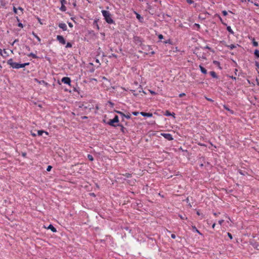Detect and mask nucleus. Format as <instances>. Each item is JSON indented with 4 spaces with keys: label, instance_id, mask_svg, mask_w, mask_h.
<instances>
[{
    "label": "nucleus",
    "instance_id": "f257e3e1",
    "mask_svg": "<svg viewBox=\"0 0 259 259\" xmlns=\"http://www.w3.org/2000/svg\"><path fill=\"white\" fill-rule=\"evenodd\" d=\"M158 186L153 183L150 184L148 181L147 183V200L149 202H153L157 196H159L160 193L158 192Z\"/></svg>",
    "mask_w": 259,
    "mask_h": 259
},
{
    "label": "nucleus",
    "instance_id": "f03ea898",
    "mask_svg": "<svg viewBox=\"0 0 259 259\" xmlns=\"http://www.w3.org/2000/svg\"><path fill=\"white\" fill-rule=\"evenodd\" d=\"M147 136L150 138V140L147 139V142L149 141L154 147H158L159 146L160 144L159 138H160L159 132L150 131L147 133Z\"/></svg>",
    "mask_w": 259,
    "mask_h": 259
},
{
    "label": "nucleus",
    "instance_id": "7ed1b4c3",
    "mask_svg": "<svg viewBox=\"0 0 259 259\" xmlns=\"http://www.w3.org/2000/svg\"><path fill=\"white\" fill-rule=\"evenodd\" d=\"M7 63L11 67H12L14 69H19L21 68H24L26 66L29 65V62L24 63H19L17 62H14L13 59L11 58L7 61Z\"/></svg>",
    "mask_w": 259,
    "mask_h": 259
},
{
    "label": "nucleus",
    "instance_id": "20e7f679",
    "mask_svg": "<svg viewBox=\"0 0 259 259\" xmlns=\"http://www.w3.org/2000/svg\"><path fill=\"white\" fill-rule=\"evenodd\" d=\"M101 13L104 17V19L107 23L109 24H115V22L113 19L112 15L109 11L104 10L101 11Z\"/></svg>",
    "mask_w": 259,
    "mask_h": 259
},
{
    "label": "nucleus",
    "instance_id": "39448f33",
    "mask_svg": "<svg viewBox=\"0 0 259 259\" xmlns=\"http://www.w3.org/2000/svg\"><path fill=\"white\" fill-rule=\"evenodd\" d=\"M119 117L116 115L113 119H110L107 121V124H108L112 127H116L117 126V124L119 123Z\"/></svg>",
    "mask_w": 259,
    "mask_h": 259
},
{
    "label": "nucleus",
    "instance_id": "423d86ee",
    "mask_svg": "<svg viewBox=\"0 0 259 259\" xmlns=\"http://www.w3.org/2000/svg\"><path fill=\"white\" fill-rule=\"evenodd\" d=\"M147 243L148 245L150 247H155L157 248V242L156 239L155 238H152L151 237L148 236L147 235Z\"/></svg>",
    "mask_w": 259,
    "mask_h": 259
},
{
    "label": "nucleus",
    "instance_id": "0eeeda50",
    "mask_svg": "<svg viewBox=\"0 0 259 259\" xmlns=\"http://www.w3.org/2000/svg\"><path fill=\"white\" fill-rule=\"evenodd\" d=\"M134 41L137 45L142 46L143 42L144 41V40L143 38L138 36H135L133 38Z\"/></svg>",
    "mask_w": 259,
    "mask_h": 259
},
{
    "label": "nucleus",
    "instance_id": "6e6552de",
    "mask_svg": "<svg viewBox=\"0 0 259 259\" xmlns=\"http://www.w3.org/2000/svg\"><path fill=\"white\" fill-rule=\"evenodd\" d=\"M159 135L160 136H163L165 139L167 140L168 141H172L174 140L173 137L170 134L161 133H159Z\"/></svg>",
    "mask_w": 259,
    "mask_h": 259
},
{
    "label": "nucleus",
    "instance_id": "1a4fd4ad",
    "mask_svg": "<svg viewBox=\"0 0 259 259\" xmlns=\"http://www.w3.org/2000/svg\"><path fill=\"white\" fill-rule=\"evenodd\" d=\"M61 81L64 84H68L70 87H72V84H71V80L69 77H63L61 79Z\"/></svg>",
    "mask_w": 259,
    "mask_h": 259
},
{
    "label": "nucleus",
    "instance_id": "9d476101",
    "mask_svg": "<svg viewBox=\"0 0 259 259\" xmlns=\"http://www.w3.org/2000/svg\"><path fill=\"white\" fill-rule=\"evenodd\" d=\"M249 242L254 248L259 250V243L257 242L254 240H250Z\"/></svg>",
    "mask_w": 259,
    "mask_h": 259
},
{
    "label": "nucleus",
    "instance_id": "9b49d317",
    "mask_svg": "<svg viewBox=\"0 0 259 259\" xmlns=\"http://www.w3.org/2000/svg\"><path fill=\"white\" fill-rule=\"evenodd\" d=\"M114 111L115 113H117V114H119L121 116H122V117H125L127 119H130L131 118V116L130 113L128 114L125 115L123 112L120 111L114 110Z\"/></svg>",
    "mask_w": 259,
    "mask_h": 259
},
{
    "label": "nucleus",
    "instance_id": "f8f14e48",
    "mask_svg": "<svg viewBox=\"0 0 259 259\" xmlns=\"http://www.w3.org/2000/svg\"><path fill=\"white\" fill-rule=\"evenodd\" d=\"M56 39L62 45H65L66 43L65 39L62 35H58Z\"/></svg>",
    "mask_w": 259,
    "mask_h": 259
},
{
    "label": "nucleus",
    "instance_id": "ddd939ff",
    "mask_svg": "<svg viewBox=\"0 0 259 259\" xmlns=\"http://www.w3.org/2000/svg\"><path fill=\"white\" fill-rule=\"evenodd\" d=\"M160 115L156 112L154 111V112H147V118H151L153 117V118H155V116H159Z\"/></svg>",
    "mask_w": 259,
    "mask_h": 259
},
{
    "label": "nucleus",
    "instance_id": "4468645a",
    "mask_svg": "<svg viewBox=\"0 0 259 259\" xmlns=\"http://www.w3.org/2000/svg\"><path fill=\"white\" fill-rule=\"evenodd\" d=\"M34 80L35 82L39 84H44L46 87L49 85V84L44 80H39L38 79L35 78L34 79Z\"/></svg>",
    "mask_w": 259,
    "mask_h": 259
},
{
    "label": "nucleus",
    "instance_id": "2eb2a0df",
    "mask_svg": "<svg viewBox=\"0 0 259 259\" xmlns=\"http://www.w3.org/2000/svg\"><path fill=\"white\" fill-rule=\"evenodd\" d=\"M148 49H147V55H149L150 56L154 55L155 54V52L153 50L152 46L148 45Z\"/></svg>",
    "mask_w": 259,
    "mask_h": 259
},
{
    "label": "nucleus",
    "instance_id": "dca6fc26",
    "mask_svg": "<svg viewBox=\"0 0 259 259\" xmlns=\"http://www.w3.org/2000/svg\"><path fill=\"white\" fill-rule=\"evenodd\" d=\"M45 228L48 230H50L53 233L57 232V231L56 228L54 227L52 224H50L47 227L45 226Z\"/></svg>",
    "mask_w": 259,
    "mask_h": 259
},
{
    "label": "nucleus",
    "instance_id": "f3484780",
    "mask_svg": "<svg viewBox=\"0 0 259 259\" xmlns=\"http://www.w3.org/2000/svg\"><path fill=\"white\" fill-rule=\"evenodd\" d=\"M80 108H83L84 109H89L90 110H91L92 109L94 108V106L93 105H91L90 104L88 105H85L84 104H82L81 106H79Z\"/></svg>",
    "mask_w": 259,
    "mask_h": 259
},
{
    "label": "nucleus",
    "instance_id": "a211bd4d",
    "mask_svg": "<svg viewBox=\"0 0 259 259\" xmlns=\"http://www.w3.org/2000/svg\"><path fill=\"white\" fill-rule=\"evenodd\" d=\"M99 21V19L96 18V19H94L93 23V27L94 28L96 27L98 30H99L100 29L99 26V25L98 24V22Z\"/></svg>",
    "mask_w": 259,
    "mask_h": 259
},
{
    "label": "nucleus",
    "instance_id": "6ab92c4d",
    "mask_svg": "<svg viewBox=\"0 0 259 259\" xmlns=\"http://www.w3.org/2000/svg\"><path fill=\"white\" fill-rule=\"evenodd\" d=\"M223 108L226 110L227 111H229L230 114H231V115H233L235 114V112L234 110L231 109L229 106L227 105H223Z\"/></svg>",
    "mask_w": 259,
    "mask_h": 259
},
{
    "label": "nucleus",
    "instance_id": "aec40b11",
    "mask_svg": "<svg viewBox=\"0 0 259 259\" xmlns=\"http://www.w3.org/2000/svg\"><path fill=\"white\" fill-rule=\"evenodd\" d=\"M58 26L60 28L62 29L63 31H66L67 30V25L64 23H60L58 24Z\"/></svg>",
    "mask_w": 259,
    "mask_h": 259
},
{
    "label": "nucleus",
    "instance_id": "412c9836",
    "mask_svg": "<svg viewBox=\"0 0 259 259\" xmlns=\"http://www.w3.org/2000/svg\"><path fill=\"white\" fill-rule=\"evenodd\" d=\"M163 115L166 116H172L175 118V113L174 112L171 113L169 110H166Z\"/></svg>",
    "mask_w": 259,
    "mask_h": 259
},
{
    "label": "nucleus",
    "instance_id": "4be33fe9",
    "mask_svg": "<svg viewBox=\"0 0 259 259\" xmlns=\"http://www.w3.org/2000/svg\"><path fill=\"white\" fill-rule=\"evenodd\" d=\"M192 230L193 232H196L201 236L203 235V234L197 229L195 226H192Z\"/></svg>",
    "mask_w": 259,
    "mask_h": 259
},
{
    "label": "nucleus",
    "instance_id": "5701e85b",
    "mask_svg": "<svg viewBox=\"0 0 259 259\" xmlns=\"http://www.w3.org/2000/svg\"><path fill=\"white\" fill-rule=\"evenodd\" d=\"M135 14L136 15V18L139 20L140 22H143L144 21L143 17L141 16L140 14L136 12H135Z\"/></svg>",
    "mask_w": 259,
    "mask_h": 259
},
{
    "label": "nucleus",
    "instance_id": "b1692460",
    "mask_svg": "<svg viewBox=\"0 0 259 259\" xmlns=\"http://www.w3.org/2000/svg\"><path fill=\"white\" fill-rule=\"evenodd\" d=\"M209 74L213 78H215V79H219V76L213 71H210L209 72Z\"/></svg>",
    "mask_w": 259,
    "mask_h": 259
},
{
    "label": "nucleus",
    "instance_id": "393cba45",
    "mask_svg": "<svg viewBox=\"0 0 259 259\" xmlns=\"http://www.w3.org/2000/svg\"><path fill=\"white\" fill-rule=\"evenodd\" d=\"M117 126L120 127V131L123 134L125 133L126 128L123 126V125L120 123L117 124Z\"/></svg>",
    "mask_w": 259,
    "mask_h": 259
},
{
    "label": "nucleus",
    "instance_id": "a878e982",
    "mask_svg": "<svg viewBox=\"0 0 259 259\" xmlns=\"http://www.w3.org/2000/svg\"><path fill=\"white\" fill-rule=\"evenodd\" d=\"M199 67L202 73L204 74H206L207 73V70L204 67H203L201 65H200Z\"/></svg>",
    "mask_w": 259,
    "mask_h": 259
},
{
    "label": "nucleus",
    "instance_id": "bb28decb",
    "mask_svg": "<svg viewBox=\"0 0 259 259\" xmlns=\"http://www.w3.org/2000/svg\"><path fill=\"white\" fill-rule=\"evenodd\" d=\"M27 56L29 57H32L34 59L39 58V57L37 56H36L35 54H34L33 53H30L27 54Z\"/></svg>",
    "mask_w": 259,
    "mask_h": 259
},
{
    "label": "nucleus",
    "instance_id": "cd10ccee",
    "mask_svg": "<svg viewBox=\"0 0 259 259\" xmlns=\"http://www.w3.org/2000/svg\"><path fill=\"white\" fill-rule=\"evenodd\" d=\"M254 56L255 59H259V50L255 49L254 51Z\"/></svg>",
    "mask_w": 259,
    "mask_h": 259
},
{
    "label": "nucleus",
    "instance_id": "c85d7f7f",
    "mask_svg": "<svg viewBox=\"0 0 259 259\" xmlns=\"http://www.w3.org/2000/svg\"><path fill=\"white\" fill-rule=\"evenodd\" d=\"M77 84H76L75 87L72 85L71 87L72 88L73 92H77L78 94H79V88H78V87L77 88Z\"/></svg>",
    "mask_w": 259,
    "mask_h": 259
},
{
    "label": "nucleus",
    "instance_id": "c756f323",
    "mask_svg": "<svg viewBox=\"0 0 259 259\" xmlns=\"http://www.w3.org/2000/svg\"><path fill=\"white\" fill-rule=\"evenodd\" d=\"M147 124L148 125H153L156 124L155 120V119H151L149 121H147Z\"/></svg>",
    "mask_w": 259,
    "mask_h": 259
},
{
    "label": "nucleus",
    "instance_id": "7c9ffc66",
    "mask_svg": "<svg viewBox=\"0 0 259 259\" xmlns=\"http://www.w3.org/2000/svg\"><path fill=\"white\" fill-rule=\"evenodd\" d=\"M16 19L17 21L19 22L17 25L18 26L20 27L21 28H23L24 25L22 23H21L20 22V19H19V17L18 16H16Z\"/></svg>",
    "mask_w": 259,
    "mask_h": 259
},
{
    "label": "nucleus",
    "instance_id": "2f4dec72",
    "mask_svg": "<svg viewBox=\"0 0 259 259\" xmlns=\"http://www.w3.org/2000/svg\"><path fill=\"white\" fill-rule=\"evenodd\" d=\"M187 3L189 5L194 4V6H193L194 8H196L197 7V4L196 3H194V1L193 0H186Z\"/></svg>",
    "mask_w": 259,
    "mask_h": 259
},
{
    "label": "nucleus",
    "instance_id": "473e14b6",
    "mask_svg": "<svg viewBox=\"0 0 259 259\" xmlns=\"http://www.w3.org/2000/svg\"><path fill=\"white\" fill-rule=\"evenodd\" d=\"M87 32H88V35H90L92 36H95V33L94 31L93 30H88Z\"/></svg>",
    "mask_w": 259,
    "mask_h": 259
},
{
    "label": "nucleus",
    "instance_id": "72a5a7b5",
    "mask_svg": "<svg viewBox=\"0 0 259 259\" xmlns=\"http://www.w3.org/2000/svg\"><path fill=\"white\" fill-rule=\"evenodd\" d=\"M215 16L217 17H218V18L219 19V20H220V21L222 22V23L224 25H226L227 26V24L226 23H224L223 21V19L222 18V17L220 16V15L219 14H216L215 15Z\"/></svg>",
    "mask_w": 259,
    "mask_h": 259
},
{
    "label": "nucleus",
    "instance_id": "f704fd0d",
    "mask_svg": "<svg viewBox=\"0 0 259 259\" xmlns=\"http://www.w3.org/2000/svg\"><path fill=\"white\" fill-rule=\"evenodd\" d=\"M252 43L253 47H257L258 46V44L257 41H255V38L254 37L252 38Z\"/></svg>",
    "mask_w": 259,
    "mask_h": 259
},
{
    "label": "nucleus",
    "instance_id": "c9c22d12",
    "mask_svg": "<svg viewBox=\"0 0 259 259\" xmlns=\"http://www.w3.org/2000/svg\"><path fill=\"white\" fill-rule=\"evenodd\" d=\"M227 30L231 34H234V31L232 29L231 26H227L226 28Z\"/></svg>",
    "mask_w": 259,
    "mask_h": 259
},
{
    "label": "nucleus",
    "instance_id": "e433bc0d",
    "mask_svg": "<svg viewBox=\"0 0 259 259\" xmlns=\"http://www.w3.org/2000/svg\"><path fill=\"white\" fill-rule=\"evenodd\" d=\"M32 34L37 39L38 41L40 42L41 41L40 37L34 31L32 32Z\"/></svg>",
    "mask_w": 259,
    "mask_h": 259
},
{
    "label": "nucleus",
    "instance_id": "4c0bfd02",
    "mask_svg": "<svg viewBox=\"0 0 259 259\" xmlns=\"http://www.w3.org/2000/svg\"><path fill=\"white\" fill-rule=\"evenodd\" d=\"M213 64H214V65H216L218 66V67L220 69H222V67H221L220 66V62L218 61H215V60H214L213 61Z\"/></svg>",
    "mask_w": 259,
    "mask_h": 259
},
{
    "label": "nucleus",
    "instance_id": "58836bf2",
    "mask_svg": "<svg viewBox=\"0 0 259 259\" xmlns=\"http://www.w3.org/2000/svg\"><path fill=\"white\" fill-rule=\"evenodd\" d=\"M162 42L164 44H169L170 45H172V41L170 39L164 40V41H162Z\"/></svg>",
    "mask_w": 259,
    "mask_h": 259
},
{
    "label": "nucleus",
    "instance_id": "ea45409f",
    "mask_svg": "<svg viewBox=\"0 0 259 259\" xmlns=\"http://www.w3.org/2000/svg\"><path fill=\"white\" fill-rule=\"evenodd\" d=\"M227 47L230 49V50H232L235 48H236V46L234 44H231V45L227 46Z\"/></svg>",
    "mask_w": 259,
    "mask_h": 259
},
{
    "label": "nucleus",
    "instance_id": "a19ab883",
    "mask_svg": "<svg viewBox=\"0 0 259 259\" xmlns=\"http://www.w3.org/2000/svg\"><path fill=\"white\" fill-rule=\"evenodd\" d=\"M158 41H161L162 42L163 41H162V39L164 38V36L161 34H159L158 35Z\"/></svg>",
    "mask_w": 259,
    "mask_h": 259
},
{
    "label": "nucleus",
    "instance_id": "79ce46f5",
    "mask_svg": "<svg viewBox=\"0 0 259 259\" xmlns=\"http://www.w3.org/2000/svg\"><path fill=\"white\" fill-rule=\"evenodd\" d=\"M60 10L62 12H65L66 10V7L65 5H61V7L60 8Z\"/></svg>",
    "mask_w": 259,
    "mask_h": 259
},
{
    "label": "nucleus",
    "instance_id": "37998d69",
    "mask_svg": "<svg viewBox=\"0 0 259 259\" xmlns=\"http://www.w3.org/2000/svg\"><path fill=\"white\" fill-rule=\"evenodd\" d=\"M87 157L88 159L91 161H93L94 160L93 156L91 154H88Z\"/></svg>",
    "mask_w": 259,
    "mask_h": 259
},
{
    "label": "nucleus",
    "instance_id": "c03bdc74",
    "mask_svg": "<svg viewBox=\"0 0 259 259\" xmlns=\"http://www.w3.org/2000/svg\"><path fill=\"white\" fill-rule=\"evenodd\" d=\"M44 132H45L44 130H38L37 135L39 136H41L42 135V134H44Z\"/></svg>",
    "mask_w": 259,
    "mask_h": 259
},
{
    "label": "nucleus",
    "instance_id": "a18cd8bd",
    "mask_svg": "<svg viewBox=\"0 0 259 259\" xmlns=\"http://www.w3.org/2000/svg\"><path fill=\"white\" fill-rule=\"evenodd\" d=\"M72 44L70 42H67L66 43V45L65 46V47L66 48H72Z\"/></svg>",
    "mask_w": 259,
    "mask_h": 259
},
{
    "label": "nucleus",
    "instance_id": "49530a36",
    "mask_svg": "<svg viewBox=\"0 0 259 259\" xmlns=\"http://www.w3.org/2000/svg\"><path fill=\"white\" fill-rule=\"evenodd\" d=\"M204 49H207L208 50H209L210 51H211V52L212 53H214V51L213 50V49H212V48H211L210 47H209L208 46H205L204 48Z\"/></svg>",
    "mask_w": 259,
    "mask_h": 259
},
{
    "label": "nucleus",
    "instance_id": "de8ad7c7",
    "mask_svg": "<svg viewBox=\"0 0 259 259\" xmlns=\"http://www.w3.org/2000/svg\"><path fill=\"white\" fill-rule=\"evenodd\" d=\"M254 63L256 66V70L258 71L259 70V62L257 61H255Z\"/></svg>",
    "mask_w": 259,
    "mask_h": 259
},
{
    "label": "nucleus",
    "instance_id": "09e8293b",
    "mask_svg": "<svg viewBox=\"0 0 259 259\" xmlns=\"http://www.w3.org/2000/svg\"><path fill=\"white\" fill-rule=\"evenodd\" d=\"M13 11L15 14H19L18 12V8H16L15 6L13 8Z\"/></svg>",
    "mask_w": 259,
    "mask_h": 259
},
{
    "label": "nucleus",
    "instance_id": "8fccbe9b",
    "mask_svg": "<svg viewBox=\"0 0 259 259\" xmlns=\"http://www.w3.org/2000/svg\"><path fill=\"white\" fill-rule=\"evenodd\" d=\"M18 10L20 11V13H21V14H19V15H21L23 14L24 9L23 8H22L21 7H18Z\"/></svg>",
    "mask_w": 259,
    "mask_h": 259
},
{
    "label": "nucleus",
    "instance_id": "3c124183",
    "mask_svg": "<svg viewBox=\"0 0 259 259\" xmlns=\"http://www.w3.org/2000/svg\"><path fill=\"white\" fill-rule=\"evenodd\" d=\"M123 176H125V177L128 178L132 177V174L130 173L126 172L124 174H122Z\"/></svg>",
    "mask_w": 259,
    "mask_h": 259
},
{
    "label": "nucleus",
    "instance_id": "603ef678",
    "mask_svg": "<svg viewBox=\"0 0 259 259\" xmlns=\"http://www.w3.org/2000/svg\"><path fill=\"white\" fill-rule=\"evenodd\" d=\"M194 27H196L197 30H199L200 29V26L198 23H195L194 24Z\"/></svg>",
    "mask_w": 259,
    "mask_h": 259
},
{
    "label": "nucleus",
    "instance_id": "864d4df0",
    "mask_svg": "<svg viewBox=\"0 0 259 259\" xmlns=\"http://www.w3.org/2000/svg\"><path fill=\"white\" fill-rule=\"evenodd\" d=\"M123 229H124L126 231H128L130 233H131L132 230L130 229L129 227L125 226L123 227Z\"/></svg>",
    "mask_w": 259,
    "mask_h": 259
},
{
    "label": "nucleus",
    "instance_id": "5fc2aeb1",
    "mask_svg": "<svg viewBox=\"0 0 259 259\" xmlns=\"http://www.w3.org/2000/svg\"><path fill=\"white\" fill-rule=\"evenodd\" d=\"M101 52H102L101 49L99 47L97 51V56H99Z\"/></svg>",
    "mask_w": 259,
    "mask_h": 259
},
{
    "label": "nucleus",
    "instance_id": "6e6d98bb",
    "mask_svg": "<svg viewBox=\"0 0 259 259\" xmlns=\"http://www.w3.org/2000/svg\"><path fill=\"white\" fill-rule=\"evenodd\" d=\"M108 57H109V58H112V57H114V58H116H116H117V55H116V54H112L111 55L109 56H108Z\"/></svg>",
    "mask_w": 259,
    "mask_h": 259
},
{
    "label": "nucleus",
    "instance_id": "4d7b16f0",
    "mask_svg": "<svg viewBox=\"0 0 259 259\" xmlns=\"http://www.w3.org/2000/svg\"><path fill=\"white\" fill-rule=\"evenodd\" d=\"M53 167L51 165H48L47 168V171H50L52 169Z\"/></svg>",
    "mask_w": 259,
    "mask_h": 259
},
{
    "label": "nucleus",
    "instance_id": "13d9d810",
    "mask_svg": "<svg viewBox=\"0 0 259 259\" xmlns=\"http://www.w3.org/2000/svg\"><path fill=\"white\" fill-rule=\"evenodd\" d=\"M222 13L224 16H226L228 15V12L226 10L222 11Z\"/></svg>",
    "mask_w": 259,
    "mask_h": 259
},
{
    "label": "nucleus",
    "instance_id": "bf43d9fd",
    "mask_svg": "<svg viewBox=\"0 0 259 259\" xmlns=\"http://www.w3.org/2000/svg\"><path fill=\"white\" fill-rule=\"evenodd\" d=\"M148 91L153 95H155L157 94V93L154 91L148 90Z\"/></svg>",
    "mask_w": 259,
    "mask_h": 259
},
{
    "label": "nucleus",
    "instance_id": "052dcab7",
    "mask_svg": "<svg viewBox=\"0 0 259 259\" xmlns=\"http://www.w3.org/2000/svg\"><path fill=\"white\" fill-rule=\"evenodd\" d=\"M132 114L135 116H137L139 114V112L138 111H133L132 112Z\"/></svg>",
    "mask_w": 259,
    "mask_h": 259
},
{
    "label": "nucleus",
    "instance_id": "680f3d73",
    "mask_svg": "<svg viewBox=\"0 0 259 259\" xmlns=\"http://www.w3.org/2000/svg\"><path fill=\"white\" fill-rule=\"evenodd\" d=\"M238 172L241 175H242V176H245V174L244 172L241 169H238Z\"/></svg>",
    "mask_w": 259,
    "mask_h": 259
},
{
    "label": "nucleus",
    "instance_id": "e2e57ef3",
    "mask_svg": "<svg viewBox=\"0 0 259 259\" xmlns=\"http://www.w3.org/2000/svg\"><path fill=\"white\" fill-rule=\"evenodd\" d=\"M227 235H228V236L229 237V238L231 240H232V239H233V236H232V235L230 233L228 232V233H227Z\"/></svg>",
    "mask_w": 259,
    "mask_h": 259
},
{
    "label": "nucleus",
    "instance_id": "0e129e2a",
    "mask_svg": "<svg viewBox=\"0 0 259 259\" xmlns=\"http://www.w3.org/2000/svg\"><path fill=\"white\" fill-rule=\"evenodd\" d=\"M108 103L110 105L111 107H113L114 104L112 102L108 101Z\"/></svg>",
    "mask_w": 259,
    "mask_h": 259
},
{
    "label": "nucleus",
    "instance_id": "69168bd1",
    "mask_svg": "<svg viewBox=\"0 0 259 259\" xmlns=\"http://www.w3.org/2000/svg\"><path fill=\"white\" fill-rule=\"evenodd\" d=\"M61 5H65L67 3L66 0H60Z\"/></svg>",
    "mask_w": 259,
    "mask_h": 259
},
{
    "label": "nucleus",
    "instance_id": "338daca9",
    "mask_svg": "<svg viewBox=\"0 0 259 259\" xmlns=\"http://www.w3.org/2000/svg\"><path fill=\"white\" fill-rule=\"evenodd\" d=\"M227 77H229L230 78H232L233 80H236V77L233 76V75L231 76V75H227Z\"/></svg>",
    "mask_w": 259,
    "mask_h": 259
},
{
    "label": "nucleus",
    "instance_id": "774afa93",
    "mask_svg": "<svg viewBox=\"0 0 259 259\" xmlns=\"http://www.w3.org/2000/svg\"><path fill=\"white\" fill-rule=\"evenodd\" d=\"M36 18V19H37V20L38 22L40 24H42V22H41V19H40L39 17H38V16H37Z\"/></svg>",
    "mask_w": 259,
    "mask_h": 259
}]
</instances>
